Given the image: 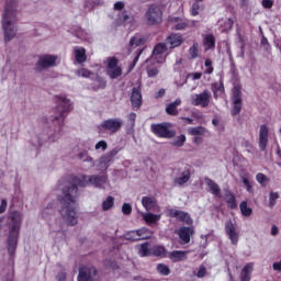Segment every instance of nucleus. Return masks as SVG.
Instances as JSON below:
<instances>
[{
	"label": "nucleus",
	"mask_w": 281,
	"mask_h": 281,
	"mask_svg": "<svg viewBox=\"0 0 281 281\" xmlns=\"http://www.w3.org/2000/svg\"><path fill=\"white\" fill-rule=\"evenodd\" d=\"M256 181L259 182V184L265 188L267 186V182L269 181V177H267L265 173L259 172L256 175Z\"/></svg>",
	"instance_id": "42"
},
{
	"label": "nucleus",
	"mask_w": 281,
	"mask_h": 281,
	"mask_svg": "<svg viewBox=\"0 0 281 281\" xmlns=\"http://www.w3.org/2000/svg\"><path fill=\"white\" fill-rule=\"evenodd\" d=\"M186 144V135L181 134L173 140L172 145L177 146L178 148H181Z\"/></svg>",
	"instance_id": "45"
},
{
	"label": "nucleus",
	"mask_w": 281,
	"mask_h": 281,
	"mask_svg": "<svg viewBox=\"0 0 281 281\" xmlns=\"http://www.w3.org/2000/svg\"><path fill=\"white\" fill-rule=\"evenodd\" d=\"M11 227L9 228V236L7 240V249L9 256L14 258V251H16V245H19V232H21V218L16 214L11 215Z\"/></svg>",
	"instance_id": "3"
},
{
	"label": "nucleus",
	"mask_w": 281,
	"mask_h": 281,
	"mask_svg": "<svg viewBox=\"0 0 281 281\" xmlns=\"http://www.w3.org/2000/svg\"><path fill=\"white\" fill-rule=\"evenodd\" d=\"M140 229H145V232H143V234L140 235V238H144L146 236H149V238H153V233L150 232V229L148 228H140Z\"/></svg>",
	"instance_id": "60"
},
{
	"label": "nucleus",
	"mask_w": 281,
	"mask_h": 281,
	"mask_svg": "<svg viewBox=\"0 0 281 281\" xmlns=\"http://www.w3.org/2000/svg\"><path fill=\"white\" fill-rule=\"evenodd\" d=\"M210 100H212V92L205 89L199 94H194L191 98V104L193 106H202V109H207L210 106Z\"/></svg>",
	"instance_id": "10"
},
{
	"label": "nucleus",
	"mask_w": 281,
	"mask_h": 281,
	"mask_svg": "<svg viewBox=\"0 0 281 281\" xmlns=\"http://www.w3.org/2000/svg\"><path fill=\"white\" fill-rule=\"evenodd\" d=\"M224 201L227 203L229 210H237L238 202H236V195L229 191V189L225 190Z\"/></svg>",
	"instance_id": "24"
},
{
	"label": "nucleus",
	"mask_w": 281,
	"mask_h": 281,
	"mask_svg": "<svg viewBox=\"0 0 281 281\" xmlns=\"http://www.w3.org/2000/svg\"><path fill=\"white\" fill-rule=\"evenodd\" d=\"M164 95H166V89L164 88L159 89V91L155 93L156 100H159V98H164Z\"/></svg>",
	"instance_id": "59"
},
{
	"label": "nucleus",
	"mask_w": 281,
	"mask_h": 281,
	"mask_svg": "<svg viewBox=\"0 0 281 281\" xmlns=\"http://www.w3.org/2000/svg\"><path fill=\"white\" fill-rule=\"evenodd\" d=\"M206 131L207 130H205V127H203V126H196V127H190L188 130V133H189V135H193L194 137H198V136L203 137V135H205Z\"/></svg>",
	"instance_id": "33"
},
{
	"label": "nucleus",
	"mask_w": 281,
	"mask_h": 281,
	"mask_svg": "<svg viewBox=\"0 0 281 281\" xmlns=\"http://www.w3.org/2000/svg\"><path fill=\"white\" fill-rule=\"evenodd\" d=\"M150 128L151 133H154L156 137H160V139H172V137L177 135V132L172 130V123L170 122L151 124Z\"/></svg>",
	"instance_id": "7"
},
{
	"label": "nucleus",
	"mask_w": 281,
	"mask_h": 281,
	"mask_svg": "<svg viewBox=\"0 0 281 281\" xmlns=\"http://www.w3.org/2000/svg\"><path fill=\"white\" fill-rule=\"evenodd\" d=\"M78 157L81 161H93V158L87 151L80 153Z\"/></svg>",
	"instance_id": "52"
},
{
	"label": "nucleus",
	"mask_w": 281,
	"mask_h": 281,
	"mask_svg": "<svg viewBox=\"0 0 281 281\" xmlns=\"http://www.w3.org/2000/svg\"><path fill=\"white\" fill-rule=\"evenodd\" d=\"M109 181L106 173L102 176H70L68 184L61 189V195H58V201L61 205L59 214L66 221L67 225L74 227L78 225V216L76 215V199H78V188H87L88 183L94 188L104 189Z\"/></svg>",
	"instance_id": "1"
},
{
	"label": "nucleus",
	"mask_w": 281,
	"mask_h": 281,
	"mask_svg": "<svg viewBox=\"0 0 281 281\" xmlns=\"http://www.w3.org/2000/svg\"><path fill=\"white\" fill-rule=\"evenodd\" d=\"M188 254L187 250H173L168 252L167 258H169L171 262H183L188 260Z\"/></svg>",
	"instance_id": "21"
},
{
	"label": "nucleus",
	"mask_w": 281,
	"mask_h": 281,
	"mask_svg": "<svg viewBox=\"0 0 281 281\" xmlns=\"http://www.w3.org/2000/svg\"><path fill=\"white\" fill-rule=\"evenodd\" d=\"M261 45L263 46V47H269V49H271V45L269 44V40H267V37L266 36H262L261 37Z\"/></svg>",
	"instance_id": "62"
},
{
	"label": "nucleus",
	"mask_w": 281,
	"mask_h": 281,
	"mask_svg": "<svg viewBox=\"0 0 281 281\" xmlns=\"http://www.w3.org/2000/svg\"><path fill=\"white\" fill-rule=\"evenodd\" d=\"M204 67H205L204 74L206 76H212V74H214V66H212V59L210 58L205 59Z\"/></svg>",
	"instance_id": "41"
},
{
	"label": "nucleus",
	"mask_w": 281,
	"mask_h": 281,
	"mask_svg": "<svg viewBox=\"0 0 281 281\" xmlns=\"http://www.w3.org/2000/svg\"><path fill=\"white\" fill-rule=\"evenodd\" d=\"M143 218L147 224L157 223V221H160L161 215L147 213V214L143 215Z\"/></svg>",
	"instance_id": "37"
},
{
	"label": "nucleus",
	"mask_w": 281,
	"mask_h": 281,
	"mask_svg": "<svg viewBox=\"0 0 281 281\" xmlns=\"http://www.w3.org/2000/svg\"><path fill=\"white\" fill-rule=\"evenodd\" d=\"M269 145V127L267 124L260 125L259 128V142L258 146L261 151L267 150V146Z\"/></svg>",
	"instance_id": "17"
},
{
	"label": "nucleus",
	"mask_w": 281,
	"mask_h": 281,
	"mask_svg": "<svg viewBox=\"0 0 281 281\" xmlns=\"http://www.w3.org/2000/svg\"><path fill=\"white\" fill-rule=\"evenodd\" d=\"M56 60H58V57L54 55L40 56V59L36 63L35 69L36 71H43V69H49V67H54L56 65Z\"/></svg>",
	"instance_id": "13"
},
{
	"label": "nucleus",
	"mask_w": 281,
	"mask_h": 281,
	"mask_svg": "<svg viewBox=\"0 0 281 281\" xmlns=\"http://www.w3.org/2000/svg\"><path fill=\"white\" fill-rule=\"evenodd\" d=\"M231 100L233 102L231 115L236 117L243 111V86L240 83H235L232 88Z\"/></svg>",
	"instance_id": "8"
},
{
	"label": "nucleus",
	"mask_w": 281,
	"mask_h": 281,
	"mask_svg": "<svg viewBox=\"0 0 281 281\" xmlns=\"http://www.w3.org/2000/svg\"><path fill=\"white\" fill-rule=\"evenodd\" d=\"M123 124L124 122H122V119H108L98 126V133H100L101 135L102 133L115 135V133L122 130Z\"/></svg>",
	"instance_id": "9"
},
{
	"label": "nucleus",
	"mask_w": 281,
	"mask_h": 281,
	"mask_svg": "<svg viewBox=\"0 0 281 281\" xmlns=\"http://www.w3.org/2000/svg\"><path fill=\"white\" fill-rule=\"evenodd\" d=\"M146 72L148 78H157V76H159V68L153 64V59L146 60Z\"/></svg>",
	"instance_id": "31"
},
{
	"label": "nucleus",
	"mask_w": 281,
	"mask_h": 281,
	"mask_svg": "<svg viewBox=\"0 0 281 281\" xmlns=\"http://www.w3.org/2000/svg\"><path fill=\"white\" fill-rule=\"evenodd\" d=\"M75 52V60L82 65V63H87V49L85 47L76 46L74 48Z\"/></svg>",
	"instance_id": "27"
},
{
	"label": "nucleus",
	"mask_w": 281,
	"mask_h": 281,
	"mask_svg": "<svg viewBox=\"0 0 281 281\" xmlns=\"http://www.w3.org/2000/svg\"><path fill=\"white\" fill-rule=\"evenodd\" d=\"M251 273H254V262L246 263L240 271V281H251Z\"/></svg>",
	"instance_id": "25"
},
{
	"label": "nucleus",
	"mask_w": 281,
	"mask_h": 281,
	"mask_svg": "<svg viewBox=\"0 0 281 281\" xmlns=\"http://www.w3.org/2000/svg\"><path fill=\"white\" fill-rule=\"evenodd\" d=\"M168 21L171 23L172 30L181 31L188 27V22L183 21V19L179 16H170Z\"/></svg>",
	"instance_id": "23"
},
{
	"label": "nucleus",
	"mask_w": 281,
	"mask_h": 281,
	"mask_svg": "<svg viewBox=\"0 0 281 281\" xmlns=\"http://www.w3.org/2000/svg\"><path fill=\"white\" fill-rule=\"evenodd\" d=\"M225 234L228 236L232 245H238L239 235L238 232H236V224L232 222V220H228L225 223Z\"/></svg>",
	"instance_id": "16"
},
{
	"label": "nucleus",
	"mask_w": 281,
	"mask_h": 281,
	"mask_svg": "<svg viewBox=\"0 0 281 281\" xmlns=\"http://www.w3.org/2000/svg\"><path fill=\"white\" fill-rule=\"evenodd\" d=\"M183 34L181 33H171L165 40V44L169 49H177V47H181L184 43Z\"/></svg>",
	"instance_id": "14"
},
{
	"label": "nucleus",
	"mask_w": 281,
	"mask_h": 281,
	"mask_svg": "<svg viewBox=\"0 0 281 281\" xmlns=\"http://www.w3.org/2000/svg\"><path fill=\"white\" fill-rule=\"evenodd\" d=\"M195 276L196 278H205V276H207V268H205V266H200Z\"/></svg>",
	"instance_id": "50"
},
{
	"label": "nucleus",
	"mask_w": 281,
	"mask_h": 281,
	"mask_svg": "<svg viewBox=\"0 0 281 281\" xmlns=\"http://www.w3.org/2000/svg\"><path fill=\"white\" fill-rule=\"evenodd\" d=\"M135 21V18L132 15L126 14V11L123 12V23H133Z\"/></svg>",
	"instance_id": "54"
},
{
	"label": "nucleus",
	"mask_w": 281,
	"mask_h": 281,
	"mask_svg": "<svg viewBox=\"0 0 281 281\" xmlns=\"http://www.w3.org/2000/svg\"><path fill=\"white\" fill-rule=\"evenodd\" d=\"M72 109L71 101L67 97L57 95L55 108V113L57 114L54 116L53 122H57L59 128H61L63 124H65V117L69 115Z\"/></svg>",
	"instance_id": "4"
},
{
	"label": "nucleus",
	"mask_w": 281,
	"mask_h": 281,
	"mask_svg": "<svg viewBox=\"0 0 281 281\" xmlns=\"http://www.w3.org/2000/svg\"><path fill=\"white\" fill-rule=\"evenodd\" d=\"M119 153H120V148H113L110 151H108L105 155L101 156L99 158L100 170H108L109 166L113 164V159L117 157Z\"/></svg>",
	"instance_id": "12"
},
{
	"label": "nucleus",
	"mask_w": 281,
	"mask_h": 281,
	"mask_svg": "<svg viewBox=\"0 0 281 281\" xmlns=\"http://www.w3.org/2000/svg\"><path fill=\"white\" fill-rule=\"evenodd\" d=\"M122 212H123V214H125V216H130V214H132V212H133V206H131V204H128V203H124L122 205Z\"/></svg>",
	"instance_id": "49"
},
{
	"label": "nucleus",
	"mask_w": 281,
	"mask_h": 281,
	"mask_svg": "<svg viewBox=\"0 0 281 281\" xmlns=\"http://www.w3.org/2000/svg\"><path fill=\"white\" fill-rule=\"evenodd\" d=\"M274 271H281V260L272 265Z\"/></svg>",
	"instance_id": "63"
},
{
	"label": "nucleus",
	"mask_w": 281,
	"mask_h": 281,
	"mask_svg": "<svg viewBox=\"0 0 281 281\" xmlns=\"http://www.w3.org/2000/svg\"><path fill=\"white\" fill-rule=\"evenodd\" d=\"M95 82H97V89H104L106 87V80L104 78L97 76L95 77Z\"/></svg>",
	"instance_id": "48"
},
{
	"label": "nucleus",
	"mask_w": 281,
	"mask_h": 281,
	"mask_svg": "<svg viewBox=\"0 0 281 281\" xmlns=\"http://www.w3.org/2000/svg\"><path fill=\"white\" fill-rule=\"evenodd\" d=\"M239 210L243 216L249 217L254 214V210L247 205V201H241L239 204Z\"/></svg>",
	"instance_id": "34"
},
{
	"label": "nucleus",
	"mask_w": 281,
	"mask_h": 281,
	"mask_svg": "<svg viewBox=\"0 0 281 281\" xmlns=\"http://www.w3.org/2000/svg\"><path fill=\"white\" fill-rule=\"evenodd\" d=\"M189 55L192 58V60L199 58V43H193V45L189 48Z\"/></svg>",
	"instance_id": "40"
},
{
	"label": "nucleus",
	"mask_w": 281,
	"mask_h": 281,
	"mask_svg": "<svg viewBox=\"0 0 281 281\" xmlns=\"http://www.w3.org/2000/svg\"><path fill=\"white\" fill-rule=\"evenodd\" d=\"M194 144H196L198 146L200 144H203V137L201 136H195L194 139H193Z\"/></svg>",
	"instance_id": "64"
},
{
	"label": "nucleus",
	"mask_w": 281,
	"mask_h": 281,
	"mask_svg": "<svg viewBox=\"0 0 281 281\" xmlns=\"http://www.w3.org/2000/svg\"><path fill=\"white\" fill-rule=\"evenodd\" d=\"M95 150H101V153H104V150H106V148H109V144L106 143V140H99L95 146H94Z\"/></svg>",
	"instance_id": "46"
},
{
	"label": "nucleus",
	"mask_w": 281,
	"mask_h": 281,
	"mask_svg": "<svg viewBox=\"0 0 281 281\" xmlns=\"http://www.w3.org/2000/svg\"><path fill=\"white\" fill-rule=\"evenodd\" d=\"M144 232H146V229L127 232L125 234V240H131L132 243H136L137 240H148V238H150V235L142 237V234H144Z\"/></svg>",
	"instance_id": "22"
},
{
	"label": "nucleus",
	"mask_w": 281,
	"mask_h": 281,
	"mask_svg": "<svg viewBox=\"0 0 281 281\" xmlns=\"http://www.w3.org/2000/svg\"><path fill=\"white\" fill-rule=\"evenodd\" d=\"M115 205V198L109 195L103 202H102V210L103 212H106L111 210Z\"/></svg>",
	"instance_id": "35"
},
{
	"label": "nucleus",
	"mask_w": 281,
	"mask_h": 281,
	"mask_svg": "<svg viewBox=\"0 0 281 281\" xmlns=\"http://www.w3.org/2000/svg\"><path fill=\"white\" fill-rule=\"evenodd\" d=\"M143 44H144V38H142V37L133 36L130 40V47H134V45L136 47H139V45H143Z\"/></svg>",
	"instance_id": "44"
},
{
	"label": "nucleus",
	"mask_w": 281,
	"mask_h": 281,
	"mask_svg": "<svg viewBox=\"0 0 281 281\" xmlns=\"http://www.w3.org/2000/svg\"><path fill=\"white\" fill-rule=\"evenodd\" d=\"M138 254L140 258H148L150 256L154 258H168V249H166V246L154 245L149 247L148 241L140 244Z\"/></svg>",
	"instance_id": "5"
},
{
	"label": "nucleus",
	"mask_w": 281,
	"mask_h": 281,
	"mask_svg": "<svg viewBox=\"0 0 281 281\" xmlns=\"http://www.w3.org/2000/svg\"><path fill=\"white\" fill-rule=\"evenodd\" d=\"M212 89L213 91H225V86L223 83H213Z\"/></svg>",
	"instance_id": "55"
},
{
	"label": "nucleus",
	"mask_w": 281,
	"mask_h": 281,
	"mask_svg": "<svg viewBox=\"0 0 281 281\" xmlns=\"http://www.w3.org/2000/svg\"><path fill=\"white\" fill-rule=\"evenodd\" d=\"M168 52V45L165 43H158L155 45L153 49V58L156 59V63L158 65H161V63H166V56L165 54Z\"/></svg>",
	"instance_id": "15"
},
{
	"label": "nucleus",
	"mask_w": 281,
	"mask_h": 281,
	"mask_svg": "<svg viewBox=\"0 0 281 281\" xmlns=\"http://www.w3.org/2000/svg\"><path fill=\"white\" fill-rule=\"evenodd\" d=\"M193 234L194 228L190 226H182L178 231V236L184 245H188V243H190V236H193Z\"/></svg>",
	"instance_id": "20"
},
{
	"label": "nucleus",
	"mask_w": 281,
	"mask_h": 281,
	"mask_svg": "<svg viewBox=\"0 0 281 281\" xmlns=\"http://www.w3.org/2000/svg\"><path fill=\"white\" fill-rule=\"evenodd\" d=\"M203 46L205 52H210V49H214L216 47V37H214V34H206L204 36Z\"/></svg>",
	"instance_id": "29"
},
{
	"label": "nucleus",
	"mask_w": 281,
	"mask_h": 281,
	"mask_svg": "<svg viewBox=\"0 0 281 281\" xmlns=\"http://www.w3.org/2000/svg\"><path fill=\"white\" fill-rule=\"evenodd\" d=\"M145 23L150 27L164 23V10L157 3H150L145 12Z\"/></svg>",
	"instance_id": "6"
},
{
	"label": "nucleus",
	"mask_w": 281,
	"mask_h": 281,
	"mask_svg": "<svg viewBox=\"0 0 281 281\" xmlns=\"http://www.w3.org/2000/svg\"><path fill=\"white\" fill-rule=\"evenodd\" d=\"M178 106H181V99H176L173 102L166 105L167 115L177 116L179 115Z\"/></svg>",
	"instance_id": "28"
},
{
	"label": "nucleus",
	"mask_w": 281,
	"mask_h": 281,
	"mask_svg": "<svg viewBox=\"0 0 281 281\" xmlns=\"http://www.w3.org/2000/svg\"><path fill=\"white\" fill-rule=\"evenodd\" d=\"M261 5L266 10H271V8H273V0H262Z\"/></svg>",
	"instance_id": "53"
},
{
	"label": "nucleus",
	"mask_w": 281,
	"mask_h": 281,
	"mask_svg": "<svg viewBox=\"0 0 281 281\" xmlns=\"http://www.w3.org/2000/svg\"><path fill=\"white\" fill-rule=\"evenodd\" d=\"M156 271L160 273V276H170V268L165 263H158Z\"/></svg>",
	"instance_id": "38"
},
{
	"label": "nucleus",
	"mask_w": 281,
	"mask_h": 281,
	"mask_svg": "<svg viewBox=\"0 0 281 281\" xmlns=\"http://www.w3.org/2000/svg\"><path fill=\"white\" fill-rule=\"evenodd\" d=\"M190 177H191L190 169H188L181 173V177H176L173 179V183L175 186H180V187L186 186V183L190 181Z\"/></svg>",
	"instance_id": "32"
},
{
	"label": "nucleus",
	"mask_w": 281,
	"mask_h": 281,
	"mask_svg": "<svg viewBox=\"0 0 281 281\" xmlns=\"http://www.w3.org/2000/svg\"><path fill=\"white\" fill-rule=\"evenodd\" d=\"M16 3H19V0L7 1L2 14V30L7 43H10L16 36V30L14 27V23H16Z\"/></svg>",
	"instance_id": "2"
},
{
	"label": "nucleus",
	"mask_w": 281,
	"mask_h": 281,
	"mask_svg": "<svg viewBox=\"0 0 281 281\" xmlns=\"http://www.w3.org/2000/svg\"><path fill=\"white\" fill-rule=\"evenodd\" d=\"M170 218H177L180 223H186V225H192V217L183 211L171 209L169 210Z\"/></svg>",
	"instance_id": "18"
},
{
	"label": "nucleus",
	"mask_w": 281,
	"mask_h": 281,
	"mask_svg": "<svg viewBox=\"0 0 281 281\" xmlns=\"http://www.w3.org/2000/svg\"><path fill=\"white\" fill-rule=\"evenodd\" d=\"M241 181L247 192H249L250 194H254V184L251 183V181H249V173L241 176Z\"/></svg>",
	"instance_id": "36"
},
{
	"label": "nucleus",
	"mask_w": 281,
	"mask_h": 281,
	"mask_svg": "<svg viewBox=\"0 0 281 281\" xmlns=\"http://www.w3.org/2000/svg\"><path fill=\"white\" fill-rule=\"evenodd\" d=\"M199 10H201V5L198 2H194L191 7V15L199 16Z\"/></svg>",
	"instance_id": "51"
},
{
	"label": "nucleus",
	"mask_w": 281,
	"mask_h": 281,
	"mask_svg": "<svg viewBox=\"0 0 281 281\" xmlns=\"http://www.w3.org/2000/svg\"><path fill=\"white\" fill-rule=\"evenodd\" d=\"M280 199V193L278 192H270L269 194V207L272 209V207H276V203L278 202V200Z\"/></svg>",
	"instance_id": "39"
},
{
	"label": "nucleus",
	"mask_w": 281,
	"mask_h": 281,
	"mask_svg": "<svg viewBox=\"0 0 281 281\" xmlns=\"http://www.w3.org/2000/svg\"><path fill=\"white\" fill-rule=\"evenodd\" d=\"M142 204L147 212H150V210H155L157 207V199L154 196H143Z\"/></svg>",
	"instance_id": "30"
},
{
	"label": "nucleus",
	"mask_w": 281,
	"mask_h": 281,
	"mask_svg": "<svg viewBox=\"0 0 281 281\" xmlns=\"http://www.w3.org/2000/svg\"><path fill=\"white\" fill-rule=\"evenodd\" d=\"M77 76H79L81 78H91V76H93V72H91L87 68H80L77 70Z\"/></svg>",
	"instance_id": "43"
},
{
	"label": "nucleus",
	"mask_w": 281,
	"mask_h": 281,
	"mask_svg": "<svg viewBox=\"0 0 281 281\" xmlns=\"http://www.w3.org/2000/svg\"><path fill=\"white\" fill-rule=\"evenodd\" d=\"M114 10H124V2L117 1L114 3Z\"/></svg>",
	"instance_id": "61"
},
{
	"label": "nucleus",
	"mask_w": 281,
	"mask_h": 281,
	"mask_svg": "<svg viewBox=\"0 0 281 281\" xmlns=\"http://www.w3.org/2000/svg\"><path fill=\"white\" fill-rule=\"evenodd\" d=\"M56 280L57 281H65V280H67V272L61 271V272L57 273Z\"/></svg>",
	"instance_id": "57"
},
{
	"label": "nucleus",
	"mask_w": 281,
	"mask_h": 281,
	"mask_svg": "<svg viewBox=\"0 0 281 281\" xmlns=\"http://www.w3.org/2000/svg\"><path fill=\"white\" fill-rule=\"evenodd\" d=\"M143 52H144L143 49L137 50L135 58L133 59V61L130 65V71H133V69H135V66L137 65V63L139 60V56H142Z\"/></svg>",
	"instance_id": "47"
},
{
	"label": "nucleus",
	"mask_w": 281,
	"mask_h": 281,
	"mask_svg": "<svg viewBox=\"0 0 281 281\" xmlns=\"http://www.w3.org/2000/svg\"><path fill=\"white\" fill-rule=\"evenodd\" d=\"M8 210V200L2 199L1 200V205H0V214H3Z\"/></svg>",
	"instance_id": "56"
},
{
	"label": "nucleus",
	"mask_w": 281,
	"mask_h": 281,
	"mask_svg": "<svg viewBox=\"0 0 281 281\" xmlns=\"http://www.w3.org/2000/svg\"><path fill=\"white\" fill-rule=\"evenodd\" d=\"M128 120L132 126H135V120H137V114L135 112L130 113Z\"/></svg>",
	"instance_id": "58"
},
{
	"label": "nucleus",
	"mask_w": 281,
	"mask_h": 281,
	"mask_svg": "<svg viewBox=\"0 0 281 281\" xmlns=\"http://www.w3.org/2000/svg\"><path fill=\"white\" fill-rule=\"evenodd\" d=\"M130 100L132 103V108L135 111H139V109H142V104L144 103L142 99V90L139 88H133Z\"/></svg>",
	"instance_id": "19"
},
{
	"label": "nucleus",
	"mask_w": 281,
	"mask_h": 281,
	"mask_svg": "<svg viewBox=\"0 0 281 281\" xmlns=\"http://www.w3.org/2000/svg\"><path fill=\"white\" fill-rule=\"evenodd\" d=\"M205 183L210 189V192L213 193L214 196H217L218 199L223 198V194L221 193V187H218V184L214 182V180L205 178Z\"/></svg>",
	"instance_id": "26"
},
{
	"label": "nucleus",
	"mask_w": 281,
	"mask_h": 281,
	"mask_svg": "<svg viewBox=\"0 0 281 281\" xmlns=\"http://www.w3.org/2000/svg\"><path fill=\"white\" fill-rule=\"evenodd\" d=\"M106 63H108V70H106L108 76L112 80H115V78H120V76H122V68L117 66L120 63L117 60V57H108Z\"/></svg>",
	"instance_id": "11"
}]
</instances>
